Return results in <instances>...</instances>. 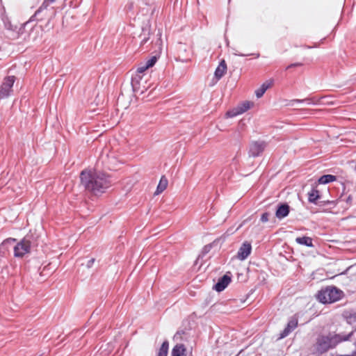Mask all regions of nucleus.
<instances>
[{
  "instance_id": "1",
  "label": "nucleus",
  "mask_w": 356,
  "mask_h": 356,
  "mask_svg": "<svg viewBox=\"0 0 356 356\" xmlns=\"http://www.w3.org/2000/svg\"><path fill=\"white\" fill-rule=\"evenodd\" d=\"M80 179L84 188L95 195L104 193L111 186L109 176L101 172L83 170Z\"/></svg>"
},
{
  "instance_id": "2",
  "label": "nucleus",
  "mask_w": 356,
  "mask_h": 356,
  "mask_svg": "<svg viewBox=\"0 0 356 356\" xmlns=\"http://www.w3.org/2000/svg\"><path fill=\"white\" fill-rule=\"evenodd\" d=\"M353 334L352 331L348 334L329 333L327 335L320 336L317 339L316 350L320 353H325L329 349L334 348L338 343L349 340Z\"/></svg>"
},
{
  "instance_id": "3",
  "label": "nucleus",
  "mask_w": 356,
  "mask_h": 356,
  "mask_svg": "<svg viewBox=\"0 0 356 356\" xmlns=\"http://www.w3.org/2000/svg\"><path fill=\"white\" fill-rule=\"evenodd\" d=\"M38 236L33 234H26L22 240L13 247L15 257H22L34 250L38 245Z\"/></svg>"
},
{
  "instance_id": "4",
  "label": "nucleus",
  "mask_w": 356,
  "mask_h": 356,
  "mask_svg": "<svg viewBox=\"0 0 356 356\" xmlns=\"http://www.w3.org/2000/svg\"><path fill=\"white\" fill-rule=\"evenodd\" d=\"M343 296V292L334 286H328L320 290L316 298L323 304L332 303L341 299Z\"/></svg>"
},
{
  "instance_id": "5",
  "label": "nucleus",
  "mask_w": 356,
  "mask_h": 356,
  "mask_svg": "<svg viewBox=\"0 0 356 356\" xmlns=\"http://www.w3.org/2000/svg\"><path fill=\"white\" fill-rule=\"evenodd\" d=\"M151 25L149 20L142 26V31L135 38V42L139 44L142 49H147L151 39Z\"/></svg>"
},
{
  "instance_id": "6",
  "label": "nucleus",
  "mask_w": 356,
  "mask_h": 356,
  "mask_svg": "<svg viewBox=\"0 0 356 356\" xmlns=\"http://www.w3.org/2000/svg\"><path fill=\"white\" fill-rule=\"evenodd\" d=\"M308 201L310 203H313L316 205L323 206L327 204H335L334 201L330 200H321V196L320 195V192L316 188H312V190L308 192Z\"/></svg>"
},
{
  "instance_id": "7",
  "label": "nucleus",
  "mask_w": 356,
  "mask_h": 356,
  "mask_svg": "<svg viewBox=\"0 0 356 356\" xmlns=\"http://www.w3.org/2000/svg\"><path fill=\"white\" fill-rule=\"evenodd\" d=\"M15 80V77L14 76H9L4 79L0 88L1 98H6L10 95Z\"/></svg>"
},
{
  "instance_id": "8",
  "label": "nucleus",
  "mask_w": 356,
  "mask_h": 356,
  "mask_svg": "<svg viewBox=\"0 0 356 356\" xmlns=\"http://www.w3.org/2000/svg\"><path fill=\"white\" fill-rule=\"evenodd\" d=\"M266 147V143L264 141H252L249 147L250 156H259Z\"/></svg>"
},
{
  "instance_id": "9",
  "label": "nucleus",
  "mask_w": 356,
  "mask_h": 356,
  "mask_svg": "<svg viewBox=\"0 0 356 356\" xmlns=\"http://www.w3.org/2000/svg\"><path fill=\"white\" fill-rule=\"evenodd\" d=\"M253 104L250 102H245L236 108L227 112L226 115L229 118L235 117L242 114L250 108Z\"/></svg>"
},
{
  "instance_id": "10",
  "label": "nucleus",
  "mask_w": 356,
  "mask_h": 356,
  "mask_svg": "<svg viewBox=\"0 0 356 356\" xmlns=\"http://www.w3.org/2000/svg\"><path fill=\"white\" fill-rule=\"evenodd\" d=\"M143 75L141 74H139L136 72V74L132 76L131 78V86L134 92H140V94H143L144 92L145 86L143 87V89L140 88V81L142 80Z\"/></svg>"
},
{
  "instance_id": "11",
  "label": "nucleus",
  "mask_w": 356,
  "mask_h": 356,
  "mask_svg": "<svg viewBox=\"0 0 356 356\" xmlns=\"http://www.w3.org/2000/svg\"><path fill=\"white\" fill-rule=\"evenodd\" d=\"M231 280V277L225 274L218 280L213 289L218 292H221L228 286Z\"/></svg>"
},
{
  "instance_id": "12",
  "label": "nucleus",
  "mask_w": 356,
  "mask_h": 356,
  "mask_svg": "<svg viewBox=\"0 0 356 356\" xmlns=\"http://www.w3.org/2000/svg\"><path fill=\"white\" fill-rule=\"evenodd\" d=\"M161 35L162 33L160 30H158V32L156 34L152 33L149 45H152L154 49L161 50L163 44Z\"/></svg>"
},
{
  "instance_id": "13",
  "label": "nucleus",
  "mask_w": 356,
  "mask_h": 356,
  "mask_svg": "<svg viewBox=\"0 0 356 356\" xmlns=\"http://www.w3.org/2000/svg\"><path fill=\"white\" fill-rule=\"evenodd\" d=\"M252 246L250 243L245 242L239 248L237 257L241 260L245 259L251 253Z\"/></svg>"
},
{
  "instance_id": "14",
  "label": "nucleus",
  "mask_w": 356,
  "mask_h": 356,
  "mask_svg": "<svg viewBox=\"0 0 356 356\" xmlns=\"http://www.w3.org/2000/svg\"><path fill=\"white\" fill-rule=\"evenodd\" d=\"M290 211V207L286 203L280 204L277 206L275 216L279 219H282L286 217Z\"/></svg>"
},
{
  "instance_id": "15",
  "label": "nucleus",
  "mask_w": 356,
  "mask_h": 356,
  "mask_svg": "<svg viewBox=\"0 0 356 356\" xmlns=\"http://www.w3.org/2000/svg\"><path fill=\"white\" fill-rule=\"evenodd\" d=\"M191 54V51H187L186 47L184 44H181L179 47V56L177 60L183 63L188 62L190 56Z\"/></svg>"
},
{
  "instance_id": "16",
  "label": "nucleus",
  "mask_w": 356,
  "mask_h": 356,
  "mask_svg": "<svg viewBox=\"0 0 356 356\" xmlns=\"http://www.w3.org/2000/svg\"><path fill=\"white\" fill-rule=\"evenodd\" d=\"M298 325V321L296 319L290 320L286 327L280 333V339H283L287 337Z\"/></svg>"
},
{
  "instance_id": "17",
  "label": "nucleus",
  "mask_w": 356,
  "mask_h": 356,
  "mask_svg": "<svg viewBox=\"0 0 356 356\" xmlns=\"http://www.w3.org/2000/svg\"><path fill=\"white\" fill-rule=\"evenodd\" d=\"M227 71V65L224 60L220 61L218 66L216 69L214 76L217 81L220 80L225 74Z\"/></svg>"
},
{
  "instance_id": "18",
  "label": "nucleus",
  "mask_w": 356,
  "mask_h": 356,
  "mask_svg": "<svg viewBox=\"0 0 356 356\" xmlns=\"http://www.w3.org/2000/svg\"><path fill=\"white\" fill-rule=\"evenodd\" d=\"M273 83V80H268L264 82L261 87L255 91V95L257 98L261 97L265 92L271 87Z\"/></svg>"
},
{
  "instance_id": "19",
  "label": "nucleus",
  "mask_w": 356,
  "mask_h": 356,
  "mask_svg": "<svg viewBox=\"0 0 356 356\" xmlns=\"http://www.w3.org/2000/svg\"><path fill=\"white\" fill-rule=\"evenodd\" d=\"M343 316L346 318L347 323L356 329V312H346L343 314Z\"/></svg>"
},
{
  "instance_id": "20",
  "label": "nucleus",
  "mask_w": 356,
  "mask_h": 356,
  "mask_svg": "<svg viewBox=\"0 0 356 356\" xmlns=\"http://www.w3.org/2000/svg\"><path fill=\"white\" fill-rule=\"evenodd\" d=\"M186 349L183 344H177L172 350V356H186Z\"/></svg>"
},
{
  "instance_id": "21",
  "label": "nucleus",
  "mask_w": 356,
  "mask_h": 356,
  "mask_svg": "<svg viewBox=\"0 0 356 356\" xmlns=\"http://www.w3.org/2000/svg\"><path fill=\"white\" fill-rule=\"evenodd\" d=\"M318 99H316L314 97L312 98H306L304 99H292L290 101L289 105L293 106L296 102H306L307 104H319Z\"/></svg>"
},
{
  "instance_id": "22",
  "label": "nucleus",
  "mask_w": 356,
  "mask_h": 356,
  "mask_svg": "<svg viewBox=\"0 0 356 356\" xmlns=\"http://www.w3.org/2000/svg\"><path fill=\"white\" fill-rule=\"evenodd\" d=\"M168 184V181L167 178L165 176H162L157 186L155 194L159 195L161 193L167 188Z\"/></svg>"
},
{
  "instance_id": "23",
  "label": "nucleus",
  "mask_w": 356,
  "mask_h": 356,
  "mask_svg": "<svg viewBox=\"0 0 356 356\" xmlns=\"http://www.w3.org/2000/svg\"><path fill=\"white\" fill-rule=\"evenodd\" d=\"M296 242L300 245L307 247H313L312 238L309 236L297 237Z\"/></svg>"
},
{
  "instance_id": "24",
  "label": "nucleus",
  "mask_w": 356,
  "mask_h": 356,
  "mask_svg": "<svg viewBox=\"0 0 356 356\" xmlns=\"http://www.w3.org/2000/svg\"><path fill=\"white\" fill-rule=\"evenodd\" d=\"M336 177L334 175H323L321 176L318 181L319 184H328V183H330V182H332L336 180Z\"/></svg>"
},
{
  "instance_id": "25",
  "label": "nucleus",
  "mask_w": 356,
  "mask_h": 356,
  "mask_svg": "<svg viewBox=\"0 0 356 356\" xmlns=\"http://www.w3.org/2000/svg\"><path fill=\"white\" fill-rule=\"evenodd\" d=\"M169 343L168 341L163 342L161 348L159 350L157 356H167L168 353Z\"/></svg>"
},
{
  "instance_id": "26",
  "label": "nucleus",
  "mask_w": 356,
  "mask_h": 356,
  "mask_svg": "<svg viewBox=\"0 0 356 356\" xmlns=\"http://www.w3.org/2000/svg\"><path fill=\"white\" fill-rule=\"evenodd\" d=\"M50 3H51L50 0H44L42 5L35 13V16H38L42 11L47 10Z\"/></svg>"
},
{
  "instance_id": "27",
  "label": "nucleus",
  "mask_w": 356,
  "mask_h": 356,
  "mask_svg": "<svg viewBox=\"0 0 356 356\" xmlns=\"http://www.w3.org/2000/svg\"><path fill=\"white\" fill-rule=\"evenodd\" d=\"M345 202L346 204V207H350L352 203H353V197L351 195H349L348 196L343 198L342 197H341L340 198V200L339 201V202Z\"/></svg>"
},
{
  "instance_id": "28",
  "label": "nucleus",
  "mask_w": 356,
  "mask_h": 356,
  "mask_svg": "<svg viewBox=\"0 0 356 356\" xmlns=\"http://www.w3.org/2000/svg\"><path fill=\"white\" fill-rule=\"evenodd\" d=\"M156 60H157L156 57V56H152L151 58H149V60H147L146 61L145 64L149 68V67H152V66L154 65V64L156 63Z\"/></svg>"
},
{
  "instance_id": "29",
  "label": "nucleus",
  "mask_w": 356,
  "mask_h": 356,
  "mask_svg": "<svg viewBox=\"0 0 356 356\" xmlns=\"http://www.w3.org/2000/svg\"><path fill=\"white\" fill-rule=\"evenodd\" d=\"M14 241V239L10 238L4 240L1 244L0 245V254H1V252L3 251V249L6 248V245L10 242Z\"/></svg>"
},
{
  "instance_id": "30",
  "label": "nucleus",
  "mask_w": 356,
  "mask_h": 356,
  "mask_svg": "<svg viewBox=\"0 0 356 356\" xmlns=\"http://www.w3.org/2000/svg\"><path fill=\"white\" fill-rule=\"evenodd\" d=\"M149 67L147 66V65L145 63L143 65H141L140 66H139L137 70H136V72L139 73V74H143L144 72H145Z\"/></svg>"
},
{
  "instance_id": "31",
  "label": "nucleus",
  "mask_w": 356,
  "mask_h": 356,
  "mask_svg": "<svg viewBox=\"0 0 356 356\" xmlns=\"http://www.w3.org/2000/svg\"><path fill=\"white\" fill-rule=\"evenodd\" d=\"M269 213L267 212L264 213L261 216V221L262 222H266L268 221Z\"/></svg>"
},
{
  "instance_id": "32",
  "label": "nucleus",
  "mask_w": 356,
  "mask_h": 356,
  "mask_svg": "<svg viewBox=\"0 0 356 356\" xmlns=\"http://www.w3.org/2000/svg\"><path fill=\"white\" fill-rule=\"evenodd\" d=\"M13 239H14V241H13V242H10V243H8V244L6 245V248L3 249V251L1 252V254H5V252H6V251H8V250H9V246H10V245H13V243H14L15 242V241H16L15 238H13Z\"/></svg>"
},
{
  "instance_id": "33",
  "label": "nucleus",
  "mask_w": 356,
  "mask_h": 356,
  "mask_svg": "<svg viewBox=\"0 0 356 356\" xmlns=\"http://www.w3.org/2000/svg\"><path fill=\"white\" fill-rule=\"evenodd\" d=\"M94 262H95V259L94 258L88 260V262H87V264H86L87 268H91Z\"/></svg>"
},
{
  "instance_id": "34",
  "label": "nucleus",
  "mask_w": 356,
  "mask_h": 356,
  "mask_svg": "<svg viewBox=\"0 0 356 356\" xmlns=\"http://www.w3.org/2000/svg\"><path fill=\"white\" fill-rule=\"evenodd\" d=\"M184 334V331H177L174 336V339H177L178 338H181V335Z\"/></svg>"
},
{
  "instance_id": "35",
  "label": "nucleus",
  "mask_w": 356,
  "mask_h": 356,
  "mask_svg": "<svg viewBox=\"0 0 356 356\" xmlns=\"http://www.w3.org/2000/svg\"><path fill=\"white\" fill-rule=\"evenodd\" d=\"M301 65V63H293V64H291L289 65L287 67H286V70L291 68V67H296V66H300Z\"/></svg>"
},
{
  "instance_id": "36",
  "label": "nucleus",
  "mask_w": 356,
  "mask_h": 356,
  "mask_svg": "<svg viewBox=\"0 0 356 356\" xmlns=\"http://www.w3.org/2000/svg\"><path fill=\"white\" fill-rule=\"evenodd\" d=\"M238 56H246L245 54H238Z\"/></svg>"
},
{
  "instance_id": "37",
  "label": "nucleus",
  "mask_w": 356,
  "mask_h": 356,
  "mask_svg": "<svg viewBox=\"0 0 356 356\" xmlns=\"http://www.w3.org/2000/svg\"><path fill=\"white\" fill-rule=\"evenodd\" d=\"M351 356H356V352L353 355H352Z\"/></svg>"
},
{
  "instance_id": "38",
  "label": "nucleus",
  "mask_w": 356,
  "mask_h": 356,
  "mask_svg": "<svg viewBox=\"0 0 356 356\" xmlns=\"http://www.w3.org/2000/svg\"><path fill=\"white\" fill-rule=\"evenodd\" d=\"M55 0H50L51 2H54Z\"/></svg>"
},
{
  "instance_id": "39",
  "label": "nucleus",
  "mask_w": 356,
  "mask_h": 356,
  "mask_svg": "<svg viewBox=\"0 0 356 356\" xmlns=\"http://www.w3.org/2000/svg\"><path fill=\"white\" fill-rule=\"evenodd\" d=\"M355 172H356V165H355Z\"/></svg>"
}]
</instances>
